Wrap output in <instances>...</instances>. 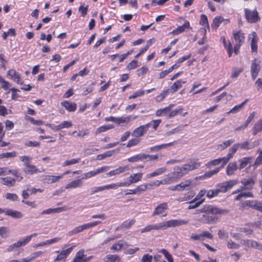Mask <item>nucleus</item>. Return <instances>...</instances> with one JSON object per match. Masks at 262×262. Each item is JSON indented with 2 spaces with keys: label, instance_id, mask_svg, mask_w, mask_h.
I'll use <instances>...</instances> for the list:
<instances>
[{
  "label": "nucleus",
  "instance_id": "1",
  "mask_svg": "<svg viewBox=\"0 0 262 262\" xmlns=\"http://www.w3.org/2000/svg\"><path fill=\"white\" fill-rule=\"evenodd\" d=\"M198 211L205 213L202 215V217L197 220L198 222L203 224H215L219 220L217 215H223L228 213L227 210L222 209L210 205H204Z\"/></svg>",
  "mask_w": 262,
  "mask_h": 262
},
{
  "label": "nucleus",
  "instance_id": "2",
  "mask_svg": "<svg viewBox=\"0 0 262 262\" xmlns=\"http://www.w3.org/2000/svg\"><path fill=\"white\" fill-rule=\"evenodd\" d=\"M188 223L187 221L177 219L166 221L159 223V224H150L145 226L141 229L142 233L150 232L152 230H164L170 227H176Z\"/></svg>",
  "mask_w": 262,
  "mask_h": 262
},
{
  "label": "nucleus",
  "instance_id": "3",
  "mask_svg": "<svg viewBox=\"0 0 262 262\" xmlns=\"http://www.w3.org/2000/svg\"><path fill=\"white\" fill-rule=\"evenodd\" d=\"M201 165V163L199 162V159L191 160L182 166L175 168L173 174L175 175L178 179H180L187 174L189 171L199 168Z\"/></svg>",
  "mask_w": 262,
  "mask_h": 262
},
{
  "label": "nucleus",
  "instance_id": "4",
  "mask_svg": "<svg viewBox=\"0 0 262 262\" xmlns=\"http://www.w3.org/2000/svg\"><path fill=\"white\" fill-rule=\"evenodd\" d=\"M192 182V181L191 180H186L176 185L168 187V189L177 191H187L191 188Z\"/></svg>",
  "mask_w": 262,
  "mask_h": 262
},
{
  "label": "nucleus",
  "instance_id": "5",
  "mask_svg": "<svg viewBox=\"0 0 262 262\" xmlns=\"http://www.w3.org/2000/svg\"><path fill=\"white\" fill-rule=\"evenodd\" d=\"M233 35L235 40L234 52L235 54H237L239 47L244 41L245 37L244 34L241 31H233Z\"/></svg>",
  "mask_w": 262,
  "mask_h": 262
},
{
  "label": "nucleus",
  "instance_id": "6",
  "mask_svg": "<svg viewBox=\"0 0 262 262\" xmlns=\"http://www.w3.org/2000/svg\"><path fill=\"white\" fill-rule=\"evenodd\" d=\"M168 208V204L166 202H164L159 204L154 209L152 212V216H165L167 215V210Z\"/></svg>",
  "mask_w": 262,
  "mask_h": 262
},
{
  "label": "nucleus",
  "instance_id": "7",
  "mask_svg": "<svg viewBox=\"0 0 262 262\" xmlns=\"http://www.w3.org/2000/svg\"><path fill=\"white\" fill-rule=\"evenodd\" d=\"M93 257V256L87 257L86 255L84 254V250L81 249L76 253L72 262H89Z\"/></svg>",
  "mask_w": 262,
  "mask_h": 262
},
{
  "label": "nucleus",
  "instance_id": "8",
  "mask_svg": "<svg viewBox=\"0 0 262 262\" xmlns=\"http://www.w3.org/2000/svg\"><path fill=\"white\" fill-rule=\"evenodd\" d=\"M143 173L139 172L130 174L127 182H123L124 187H128L132 184L138 183L142 180Z\"/></svg>",
  "mask_w": 262,
  "mask_h": 262
},
{
  "label": "nucleus",
  "instance_id": "9",
  "mask_svg": "<svg viewBox=\"0 0 262 262\" xmlns=\"http://www.w3.org/2000/svg\"><path fill=\"white\" fill-rule=\"evenodd\" d=\"M221 163L222 164L220 167H222V168H223L224 166L228 163V161L225 159V157H221L211 160L206 163V166L208 168H210L213 166L219 165Z\"/></svg>",
  "mask_w": 262,
  "mask_h": 262
},
{
  "label": "nucleus",
  "instance_id": "10",
  "mask_svg": "<svg viewBox=\"0 0 262 262\" xmlns=\"http://www.w3.org/2000/svg\"><path fill=\"white\" fill-rule=\"evenodd\" d=\"M245 13L247 19L250 23H255L259 19L258 12L256 10L250 11L246 9L245 10Z\"/></svg>",
  "mask_w": 262,
  "mask_h": 262
},
{
  "label": "nucleus",
  "instance_id": "11",
  "mask_svg": "<svg viewBox=\"0 0 262 262\" xmlns=\"http://www.w3.org/2000/svg\"><path fill=\"white\" fill-rule=\"evenodd\" d=\"M149 124L141 125L134 130L132 136L136 138L142 137L147 132Z\"/></svg>",
  "mask_w": 262,
  "mask_h": 262
},
{
  "label": "nucleus",
  "instance_id": "12",
  "mask_svg": "<svg viewBox=\"0 0 262 262\" xmlns=\"http://www.w3.org/2000/svg\"><path fill=\"white\" fill-rule=\"evenodd\" d=\"M260 61L254 59L252 63L251 67V76L252 78L253 79H255L257 76L258 75V74L259 73V71L260 70Z\"/></svg>",
  "mask_w": 262,
  "mask_h": 262
},
{
  "label": "nucleus",
  "instance_id": "13",
  "mask_svg": "<svg viewBox=\"0 0 262 262\" xmlns=\"http://www.w3.org/2000/svg\"><path fill=\"white\" fill-rule=\"evenodd\" d=\"M4 213L6 215L15 219H21L23 216V214L21 212L9 208L4 209Z\"/></svg>",
  "mask_w": 262,
  "mask_h": 262
},
{
  "label": "nucleus",
  "instance_id": "14",
  "mask_svg": "<svg viewBox=\"0 0 262 262\" xmlns=\"http://www.w3.org/2000/svg\"><path fill=\"white\" fill-rule=\"evenodd\" d=\"M82 179H77L72 180L65 186L66 189H75L80 188L82 186Z\"/></svg>",
  "mask_w": 262,
  "mask_h": 262
},
{
  "label": "nucleus",
  "instance_id": "15",
  "mask_svg": "<svg viewBox=\"0 0 262 262\" xmlns=\"http://www.w3.org/2000/svg\"><path fill=\"white\" fill-rule=\"evenodd\" d=\"M63 175L59 176H50V175H44L42 177V180L46 183L52 184L58 182L61 178H62Z\"/></svg>",
  "mask_w": 262,
  "mask_h": 262
},
{
  "label": "nucleus",
  "instance_id": "16",
  "mask_svg": "<svg viewBox=\"0 0 262 262\" xmlns=\"http://www.w3.org/2000/svg\"><path fill=\"white\" fill-rule=\"evenodd\" d=\"M8 77L14 81V82L19 84L20 83V76L19 74L14 69H10L7 72Z\"/></svg>",
  "mask_w": 262,
  "mask_h": 262
},
{
  "label": "nucleus",
  "instance_id": "17",
  "mask_svg": "<svg viewBox=\"0 0 262 262\" xmlns=\"http://www.w3.org/2000/svg\"><path fill=\"white\" fill-rule=\"evenodd\" d=\"M241 183L243 185V189L245 190H251L254 185L255 182L252 178L244 179L241 180Z\"/></svg>",
  "mask_w": 262,
  "mask_h": 262
},
{
  "label": "nucleus",
  "instance_id": "18",
  "mask_svg": "<svg viewBox=\"0 0 262 262\" xmlns=\"http://www.w3.org/2000/svg\"><path fill=\"white\" fill-rule=\"evenodd\" d=\"M60 239V237H56L52 239L47 240L45 242H42L38 244H35L33 246V248H37L41 247L49 246L54 243L58 242Z\"/></svg>",
  "mask_w": 262,
  "mask_h": 262
},
{
  "label": "nucleus",
  "instance_id": "19",
  "mask_svg": "<svg viewBox=\"0 0 262 262\" xmlns=\"http://www.w3.org/2000/svg\"><path fill=\"white\" fill-rule=\"evenodd\" d=\"M246 204L252 209L258 210L262 212V202L251 200L247 201Z\"/></svg>",
  "mask_w": 262,
  "mask_h": 262
},
{
  "label": "nucleus",
  "instance_id": "20",
  "mask_svg": "<svg viewBox=\"0 0 262 262\" xmlns=\"http://www.w3.org/2000/svg\"><path fill=\"white\" fill-rule=\"evenodd\" d=\"M238 168L237 163L235 162H230L226 167V173L228 176L234 174L235 171Z\"/></svg>",
  "mask_w": 262,
  "mask_h": 262
},
{
  "label": "nucleus",
  "instance_id": "21",
  "mask_svg": "<svg viewBox=\"0 0 262 262\" xmlns=\"http://www.w3.org/2000/svg\"><path fill=\"white\" fill-rule=\"evenodd\" d=\"M126 244L125 241L119 240L110 247V249L113 252L120 251Z\"/></svg>",
  "mask_w": 262,
  "mask_h": 262
},
{
  "label": "nucleus",
  "instance_id": "22",
  "mask_svg": "<svg viewBox=\"0 0 262 262\" xmlns=\"http://www.w3.org/2000/svg\"><path fill=\"white\" fill-rule=\"evenodd\" d=\"M37 235V233H34L30 235H28L25 238L21 239L16 242V246L17 248L24 246L27 245L32 239V237H35Z\"/></svg>",
  "mask_w": 262,
  "mask_h": 262
},
{
  "label": "nucleus",
  "instance_id": "23",
  "mask_svg": "<svg viewBox=\"0 0 262 262\" xmlns=\"http://www.w3.org/2000/svg\"><path fill=\"white\" fill-rule=\"evenodd\" d=\"M74 246H72L65 250L62 251L54 259V262L62 259H66L68 255L72 252Z\"/></svg>",
  "mask_w": 262,
  "mask_h": 262
},
{
  "label": "nucleus",
  "instance_id": "24",
  "mask_svg": "<svg viewBox=\"0 0 262 262\" xmlns=\"http://www.w3.org/2000/svg\"><path fill=\"white\" fill-rule=\"evenodd\" d=\"M166 171V168L163 167L157 169L154 172L148 173L145 176V179H149L151 178L162 174Z\"/></svg>",
  "mask_w": 262,
  "mask_h": 262
},
{
  "label": "nucleus",
  "instance_id": "25",
  "mask_svg": "<svg viewBox=\"0 0 262 262\" xmlns=\"http://www.w3.org/2000/svg\"><path fill=\"white\" fill-rule=\"evenodd\" d=\"M207 190L205 189H202L199 193L196 194L195 198H194L192 201L189 202V204L194 203L196 201H202L203 200V203L205 201V199L204 198V195L206 194Z\"/></svg>",
  "mask_w": 262,
  "mask_h": 262
},
{
  "label": "nucleus",
  "instance_id": "26",
  "mask_svg": "<svg viewBox=\"0 0 262 262\" xmlns=\"http://www.w3.org/2000/svg\"><path fill=\"white\" fill-rule=\"evenodd\" d=\"M61 104L69 112H74L77 108L75 103L68 101H64L61 103Z\"/></svg>",
  "mask_w": 262,
  "mask_h": 262
},
{
  "label": "nucleus",
  "instance_id": "27",
  "mask_svg": "<svg viewBox=\"0 0 262 262\" xmlns=\"http://www.w3.org/2000/svg\"><path fill=\"white\" fill-rule=\"evenodd\" d=\"M186 81L179 79L175 81L170 86L169 91L171 93H174L182 86V84L185 83Z\"/></svg>",
  "mask_w": 262,
  "mask_h": 262
},
{
  "label": "nucleus",
  "instance_id": "28",
  "mask_svg": "<svg viewBox=\"0 0 262 262\" xmlns=\"http://www.w3.org/2000/svg\"><path fill=\"white\" fill-rule=\"evenodd\" d=\"M189 23L188 21H185L183 25L179 26L177 29L173 30L171 33L174 35H178L185 31L186 29L189 28Z\"/></svg>",
  "mask_w": 262,
  "mask_h": 262
},
{
  "label": "nucleus",
  "instance_id": "29",
  "mask_svg": "<svg viewBox=\"0 0 262 262\" xmlns=\"http://www.w3.org/2000/svg\"><path fill=\"white\" fill-rule=\"evenodd\" d=\"M89 229L87 224H84L78 226L76 227L74 229H73L71 231L69 232V235H73L76 234L78 233L82 232L84 230Z\"/></svg>",
  "mask_w": 262,
  "mask_h": 262
},
{
  "label": "nucleus",
  "instance_id": "30",
  "mask_svg": "<svg viewBox=\"0 0 262 262\" xmlns=\"http://www.w3.org/2000/svg\"><path fill=\"white\" fill-rule=\"evenodd\" d=\"M104 262H121L120 257L116 254H107L103 258Z\"/></svg>",
  "mask_w": 262,
  "mask_h": 262
},
{
  "label": "nucleus",
  "instance_id": "31",
  "mask_svg": "<svg viewBox=\"0 0 262 262\" xmlns=\"http://www.w3.org/2000/svg\"><path fill=\"white\" fill-rule=\"evenodd\" d=\"M176 179H178L173 173L171 174H168L166 177L162 180L163 185H168L176 181Z\"/></svg>",
  "mask_w": 262,
  "mask_h": 262
},
{
  "label": "nucleus",
  "instance_id": "32",
  "mask_svg": "<svg viewBox=\"0 0 262 262\" xmlns=\"http://www.w3.org/2000/svg\"><path fill=\"white\" fill-rule=\"evenodd\" d=\"M239 148V145L234 144L229 149L228 154L225 157L228 162L233 157L234 154L236 152L237 150Z\"/></svg>",
  "mask_w": 262,
  "mask_h": 262
},
{
  "label": "nucleus",
  "instance_id": "33",
  "mask_svg": "<svg viewBox=\"0 0 262 262\" xmlns=\"http://www.w3.org/2000/svg\"><path fill=\"white\" fill-rule=\"evenodd\" d=\"M253 194L249 191L245 192L242 191L239 193L235 198V200L236 201H240L243 198H253Z\"/></svg>",
  "mask_w": 262,
  "mask_h": 262
},
{
  "label": "nucleus",
  "instance_id": "34",
  "mask_svg": "<svg viewBox=\"0 0 262 262\" xmlns=\"http://www.w3.org/2000/svg\"><path fill=\"white\" fill-rule=\"evenodd\" d=\"M194 195L193 193H185L184 196L177 199V200L179 202L188 201V203H189V202L192 201L193 199Z\"/></svg>",
  "mask_w": 262,
  "mask_h": 262
},
{
  "label": "nucleus",
  "instance_id": "35",
  "mask_svg": "<svg viewBox=\"0 0 262 262\" xmlns=\"http://www.w3.org/2000/svg\"><path fill=\"white\" fill-rule=\"evenodd\" d=\"M114 127L113 125L111 124H106L102 125L100 127H98L95 130V134L98 135L102 133L106 132L107 130L112 129Z\"/></svg>",
  "mask_w": 262,
  "mask_h": 262
},
{
  "label": "nucleus",
  "instance_id": "36",
  "mask_svg": "<svg viewBox=\"0 0 262 262\" xmlns=\"http://www.w3.org/2000/svg\"><path fill=\"white\" fill-rule=\"evenodd\" d=\"M172 105H169L163 108L158 110L156 112V115L157 117L166 115L167 116L171 108Z\"/></svg>",
  "mask_w": 262,
  "mask_h": 262
},
{
  "label": "nucleus",
  "instance_id": "37",
  "mask_svg": "<svg viewBox=\"0 0 262 262\" xmlns=\"http://www.w3.org/2000/svg\"><path fill=\"white\" fill-rule=\"evenodd\" d=\"M25 171L26 173L28 174H32L34 173H37L40 172V171L37 169L34 165H27L25 167Z\"/></svg>",
  "mask_w": 262,
  "mask_h": 262
},
{
  "label": "nucleus",
  "instance_id": "38",
  "mask_svg": "<svg viewBox=\"0 0 262 262\" xmlns=\"http://www.w3.org/2000/svg\"><path fill=\"white\" fill-rule=\"evenodd\" d=\"M144 159H146V155L139 154L128 158L127 161L129 162H135Z\"/></svg>",
  "mask_w": 262,
  "mask_h": 262
},
{
  "label": "nucleus",
  "instance_id": "39",
  "mask_svg": "<svg viewBox=\"0 0 262 262\" xmlns=\"http://www.w3.org/2000/svg\"><path fill=\"white\" fill-rule=\"evenodd\" d=\"M234 142V140L232 139H229L227 141H224L221 144H220L217 145V149L219 150H223L229 146H230Z\"/></svg>",
  "mask_w": 262,
  "mask_h": 262
},
{
  "label": "nucleus",
  "instance_id": "40",
  "mask_svg": "<svg viewBox=\"0 0 262 262\" xmlns=\"http://www.w3.org/2000/svg\"><path fill=\"white\" fill-rule=\"evenodd\" d=\"M1 180H2V183L3 185L9 187L13 186L15 182V179L10 177L2 178H1Z\"/></svg>",
  "mask_w": 262,
  "mask_h": 262
},
{
  "label": "nucleus",
  "instance_id": "41",
  "mask_svg": "<svg viewBox=\"0 0 262 262\" xmlns=\"http://www.w3.org/2000/svg\"><path fill=\"white\" fill-rule=\"evenodd\" d=\"M148 184H141L135 188L136 194H140L145 192L147 189Z\"/></svg>",
  "mask_w": 262,
  "mask_h": 262
},
{
  "label": "nucleus",
  "instance_id": "42",
  "mask_svg": "<svg viewBox=\"0 0 262 262\" xmlns=\"http://www.w3.org/2000/svg\"><path fill=\"white\" fill-rule=\"evenodd\" d=\"M124 187L123 182H119L116 183H112L104 185L105 190L108 189H117L118 187Z\"/></svg>",
  "mask_w": 262,
  "mask_h": 262
},
{
  "label": "nucleus",
  "instance_id": "43",
  "mask_svg": "<svg viewBox=\"0 0 262 262\" xmlns=\"http://www.w3.org/2000/svg\"><path fill=\"white\" fill-rule=\"evenodd\" d=\"M224 18L221 16H216L215 17L213 20L212 24L211 25V27L213 29L216 30L220 26V25L223 21Z\"/></svg>",
  "mask_w": 262,
  "mask_h": 262
},
{
  "label": "nucleus",
  "instance_id": "44",
  "mask_svg": "<svg viewBox=\"0 0 262 262\" xmlns=\"http://www.w3.org/2000/svg\"><path fill=\"white\" fill-rule=\"evenodd\" d=\"M253 134L256 135L262 130V120H258L254 125Z\"/></svg>",
  "mask_w": 262,
  "mask_h": 262
},
{
  "label": "nucleus",
  "instance_id": "45",
  "mask_svg": "<svg viewBox=\"0 0 262 262\" xmlns=\"http://www.w3.org/2000/svg\"><path fill=\"white\" fill-rule=\"evenodd\" d=\"M9 236V230L7 227H0V236L3 238H6Z\"/></svg>",
  "mask_w": 262,
  "mask_h": 262
},
{
  "label": "nucleus",
  "instance_id": "46",
  "mask_svg": "<svg viewBox=\"0 0 262 262\" xmlns=\"http://www.w3.org/2000/svg\"><path fill=\"white\" fill-rule=\"evenodd\" d=\"M130 120V116H127L125 117H118L116 118V123H117L119 125L122 124H127L128 123Z\"/></svg>",
  "mask_w": 262,
  "mask_h": 262
},
{
  "label": "nucleus",
  "instance_id": "47",
  "mask_svg": "<svg viewBox=\"0 0 262 262\" xmlns=\"http://www.w3.org/2000/svg\"><path fill=\"white\" fill-rule=\"evenodd\" d=\"M135 222L136 221L134 219L126 220L123 223H122V224L120 226V229L129 228L135 223Z\"/></svg>",
  "mask_w": 262,
  "mask_h": 262
},
{
  "label": "nucleus",
  "instance_id": "48",
  "mask_svg": "<svg viewBox=\"0 0 262 262\" xmlns=\"http://www.w3.org/2000/svg\"><path fill=\"white\" fill-rule=\"evenodd\" d=\"M42 254V252L38 251L36 252L30 254V255L26 258H24L26 262H30L34 259L37 258L40 255Z\"/></svg>",
  "mask_w": 262,
  "mask_h": 262
},
{
  "label": "nucleus",
  "instance_id": "49",
  "mask_svg": "<svg viewBox=\"0 0 262 262\" xmlns=\"http://www.w3.org/2000/svg\"><path fill=\"white\" fill-rule=\"evenodd\" d=\"M250 158L246 157L243 158L239 160V162H240V165L239 167V169H242L245 167L247 164L250 162Z\"/></svg>",
  "mask_w": 262,
  "mask_h": 262
},
{
  "label": "nucleus",
  "instance_id": "50",
  "mask_svg": "<svg viewBox=\"0 0 262 262\" xmlns=\"http://www.w3.org/2000/svg\"><path fill=\"white\" fill-rule=\"evenodd\" d=\"M114 150L108 151L103 154L97 155V159L98 160H103L107 157H111L113 155Z\"/></svg>",
  "mask_w": 262,
  "mask_h": 262
},
{
  "label": "nucleus",
  "instance_id": "51",
  "mask_svg": "<svg viewBox=\"0 0 262 262\" xmlns=\"http://www.w3.org/2000/svg\"><path fill=\"white\" fill-rule=\"evenodd\" d=\"M219 194V191L215 188L207 191L206 196L209 199H212Z\"/></svg>",
  "mask_w": 262,
  "mask_h": 262
},
{
  "label": "nucleus",
  "instance_id": "52",
  "mask_svg": "<svg viewBox=\"0 0 262 262\" xmlns=\"http://www.w3.org/2000/svg\"><path fill=\"white\" fill-rule=\"evenodd\" d=\"M159 252L164 255L165 258L168 260V261L173 262V260L171 254L166 249H162L160 250Z\"/></svg>",
  "mask_w": 262,
  "mask_h": 262
},
{
  "label": "nucleus",
  "instance_id": "53",
  "mask_svg": "<svg viewBox=\"0 0 262 262\" xmlns=\"http://www.w3.org/2000/svg\"><path fill=\"white\" fill-rule=\"evenodd\" d=\"M26 120L30 121L33 124L36 125H41L43 124V122L40 120H35L33 118L29 116H25Z\"/></svg>",
  "mask_w": 262,
  "mask_h": 262
},
{
  "label": "nucleus",
  "instance_id": "54",
  "mask_svg": "<svg viewBox=\"0 0 262 262\" xmlns=\"http://www.w3.org/2000/svg\"><path fill=\"white\" fill-rule=\"evenodd\" d=\"M254 240L243 239L241 244L247 248H253Z\"/></svg>",
  "mask_w": 262,
  "mask_h": 262
},
{
  "label": "nucleus",
  "instance_id": "55",
  "mask_svg": "<svg viewBox=\"0 0 262 262\" xmlns=\"http://www.w3.org/2000/svg\"><path fill=\"white\" fill-rule=\"evenodd\" d=\"M129 168L128 166H119L117 168L114 169L115 175L123 173L125 171L129 170Z\"/></svg>",
  "mask_w": 262,
  "mask_h": 262
},
{
  "label": "nucleus",
  "instance_id": "56",
  "mask_svg": "<svg viewBox=\"0 0 262 262\" xmlns=\"http://www.w3.org/2000/svg\"><path fill=\"white\" fill-rule=\"evenodd\" d=\"M80 161V159H72L69 160H66L62 163V166L65 167L71 165L78 163Z\"/></svg>",
  "mask_w": 262,
  "mask_h": 262
},
{
  "label": "nucleus",
  "instance_id": "57",
  "mask_svg": "<svg viewBox=\"0 0 262 262\" xmlns=\"http://www.w3.org/2000/svg\"><path fill=\"white\" fill-rule=\"evenodd\" d=\"M140 142V140L137 138H133L128 140L126 144L127 147H130L132 146L137 145Z\"/></svg>",
  "mask_w": 262,
  "mask_h": 262
},
{
  "label": "nucleus",
  "instance_id": "58",
  "mask_svg": "<svg viewBox=\"0 0 262 262\" xmlns=\"http://www.w3.org/2000/svg\"><path fill=\"white\" fill-rule=\"evenodd\" d=\"M227 245L229 249H237L240 247L239 244L235 243L231 239L227 241Z\"/></svg>",
  "mask_w": 262,
  "mask_h": 262
},
{
  "label": "nucleus",
  "instance_id": "59",
  "mask_svg": "<svg viewBox=\"0 0 262 262\" xmlns=\"http://www.w3.org/2000/svg\"><path fill=\"white\" fill-rule=\"evenodd\" d=\"M224 182L228 191L229 189H231L232 187L237 184V181L236 180H231Z\"/></svg>",
  "mask_w": 262,
  "mask_h": 262
},
{
  "label": "nucleus",
  "instance_id": "60",
  "mask_svg": "<svg viewBox=\"0 0 262 262\" xmlns=\"http://www.w3.org/2000/svg\"><path fill=\"white\" fill-rule=\"evenodd\" d=\"M200 24L202 26H206L207 28L209 29L207 17L206 15L202 14L201 15Z\"/></svg>",
  "mask_w": 262,
  "mask_h": 262
},
{
  "label": "nucleus",
  "instance_id": "61",
  "mask_svg": "<svg viewBox=\"0 0 262 262\" xmlns=\"http://www.w3.org/2000/svg\"><path fill=\"white\" fill-rule=\"evenodd\" d=\"M243 69H239V68H233L232 70V74L231 75V77L233 79L236 78L239 74L242 72Z\"/></svg>",
  "mask_w": 262,
  "mask_h": 262
},
{
  "label": "nucleus",
  "instance_id": "62",
  "mask_svg": "<svg viewBox=\"0 0 262 262\" xmlns=\"http://www.w3.org/2000/svg\"><path fill=\"white\" fill-rule=\"evenodd\" d=\"M216 189L219 191V193L221 192L224 193L227 191L225 182L218 184Z\"/></svg>",
  "mask_w": 262,
  "mask_h": 262
},
{
  "label": "nucleus",
  "instance_id": "63",
  "mask_svg": "<svg viewBox=\"0 0 262 262\" xmlns=\"http://www.w3.org/2000/svg\"><path fill=\"white\" fill-rule=\"evenodd\" d=\"M169 93V90L162 92L160 95L156 97V100L157 102L161 101Z\"/></svg>",
  "mask_w": 262,
  "mask_h": 262
},
{
  "label": "nucleus",
  "instance_id": "64",
  "mask_svg": "<svg viewBox=\"0 0 262 262\" xmlns=\"http://www.w3.org/2000/svg\"><path fill=\"white\" fill-rule=\"evenodd\" d=\"M4 196L7 200H9L12 201H16L18 200V196L14 193H6L5 194Z\"/></svg>",
  "mask_w": 262,
  "mask_h": 262
}]
</instances>
